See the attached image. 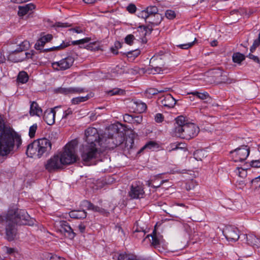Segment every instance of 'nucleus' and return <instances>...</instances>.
<instances>
[{
  "instance_id": "41",
  "label": "nucleus",
  "mask_w": 260,
  "mask_h": 260,
  "mask_svg": "<svg viewBox=\"0 0 260 260\" xmlns=\"http://www.w3.org/2000/svg\"><path fill=\"white\" fill-rule=\"evenodd\" d=\"M90 40V39L89 38H86L84 39H80L79 40L74 41L72 42V44L74 45H77L80 44H83L86 43H88Z\"/></svg>"
},
{
  "instance_id": "58",
  "label": "nucleus",
  "mask_w": 260,
  "mask_h": 260,
  "mask_svg": "<svg viewBox=\"0 0 260 260\" xmlns=\"http://www.w3.org/2000/svg\"><path fill=\"white\" fill-rule=\"evenodd\" d=\"M49 260H66L64 258L58 256L56 255H51Z\"/></svg>"
},
{
  "instance_id": "9",
  "label": "nucleus",
  "mask_w": 260,
  "mask_h": 260,
  "mask_svg": "<svg viewBox=\"0 0 260 260\" xmlns=\"http://www.w3.org/2000/svg\"><path fill=\"white\" fill-rule=\"evenodd\" d=\"M17 46L18 47L9 52L7 56L8 60L13 62H20L24 59V56L22 55L21 52L29 48V42L27 40H24L20 42Z\"/></svg>"
},
{
  "instance_id": "2",
  "label": "nucleus",
  "mask_w": 260,
  "mask_h": 260,
  "mask_svg": "<svg viewBox=\"0 0 260 260\" xmlns=\"http://www.w3.org/2000/svg\"><path fill=\"white\" fill-rule=\"evenodd\" d=\"M133 140L129 139L125 141L123 134L119 132L117 128H109L105 132L101 140L99 146L103 149H114L119 146L123 149H127L132 147Z\"/></svg>"
},
{
  "instance_id": "53",
  "label": "nucleus",
  "mask_w": 260,
  "mask_h": 260,
  "mask_svg": "<svg viewBox=\"0 0 260 260\" xmlns=\"http://www.w3.org/2000/svg\"><path fill=\"white\" fill-rule=\"evenodd\" d=\"M41 38L42 40H44V42L46 43L47 42L50 41L52 39L53 37L51 35L48 34Z\"/></svg>"
},
{
  "instance_id": "19",
  "label": "nucleus",
  "mask_w": 260,
  "mask_h": 260,
  "mask_svg": "<svg viewBox=\"0 0 260 260\" xmlns=\"http://www.w3.org/2000/svg\"><path fill=\"white\" fill-rule=\"evenodd\" d=\"M176 102V100L171 94H167L163 96L160 101L161 104L168 109L174 108Z\"/></svg>"
},
{
  "instance_id": "16",
  "label": "nucleus",
  "mask_w": 260,
  "mask_h": 260,
  "mask_svg": "<svg viewBox=\"0 0 260 260\" xmlns=\"http://www.w3.org/2000/svg\"><path fill=\"white\" fill-rule=\"evenodd\" d=\"M224 234L229 241L236 242L240 238L238 229L232 226L226 228L224 231Z\"/></svg>"
},
{
  "instance_id": "8",
  "label": "nucleus",
  "mask_w": 260,
  "mask_h": 260,
  "mask_svg": "<svg viewBox=\"0 0 260 260\" xmlns=\"http://www.w3.org/2000/svg\"><path fill=\"white\" fill-rule=\"evenodd\" d=\"M99 146L96 145L89 144L83 146L81 156L82 160L85 164L88 165L90 160L95 158L102 151Z\"/></svg>"
},
{
  "instance_id": "49",
  "label": "nucleus",
  "mask_w": 260,
  "mask_h": 260,
  "mask_svg": "<svg viewBox=\"0 0 260 260\" xmlns=\"http://www.w3.org/2000/svg\"><path fill=\"white\" fill-rule=\"evenodd\" d=\"M138 16L140 17H141L142 18H144L145 19L148 18H149L148 14L146 9L141 11L138 14Z\"/></svg>"
},
{
  "instance_id": "43",
  "label": "nucleus",
  "mask_w": 260,
  "mask_h": 260,
  "mask_svg": "<svg viewBox=\"0 0 260 260\" xmlns=\"http://www.w3.org/2000/svg\"><path fill=\"white\" fill-rule=\"evenodd\" d=\"M54 26L56 28H65L70 27L71 25L67 22L63 23L61 22H57L54 24Z\"/></svg>"
},
{
  "instance_id": "31",
  "label": "nucleus",
  "mask_w": 260,
  "mask_h": 260,
  "mask_svg": "<svg viewBox=\"0 0 260 260\" xmlns=\"http://www.w3.org/2000/svg\"><path fill=\"white\" fill-rule=\"evenodd\" d=\"M28 76L25 72L22 71L19 73L17 78L18 82L21 83H25L28 81Z\"/></svg>"
},
{
  "instance_id": "4",
  "label": "nucleus",
  "mask_w": 260,
  "mask_h": 260,
  "mask_svg": "<svg viewBox=\"0 0 260 260\" xmlns=\"http://www.w3.org/2000/svg\"><path fill=\"white\" fill-rule=\"evenodd\" d=\"M50 141L45 138L34 141L27 146L26 153L28 157L40 158L43 154H47L51 150Z\"/></svg>"
},
{
  "instance_id": "51",
  "label": "nucleus",
  "mask_w": 260,
  "mask_h": 260,
  "mask_svg": "<svg viewBox=\"0 0 260 260\" xmlns=\"http://www.w3.org/2000/svg\"><path fill=\"white\" fill-rule=\"evenodd\" d=\"M161 177V174H158L157 175L155 176L153 178H152L151 179L148 180L147 181V183H146V184L148 186H151L152 187V182H154L157 179V178H160Z\"/></svg>"
},
{
  "instance_id": "47",
  "label": "nucleus",
  "mask_w": 260,
  "mask_h": 260,
  "mask_svg": "<svg viewBox=\"0 0 260 260\" xmlns=\"http://www.w3.org/2000/svg\"><path fill=\"white\" fill-rule=\"evenodd\" d=\"M164 116L162 114L157 113L155 115L154 119L155 121L157 123H160L164 120Z\"/></svg>"
},
{
  "instance_id": "20",
  "label": "nucleus",
  "mask_w": 260,
  "mask_h": 260,
  "mask_svg": "<svg viewBox=\"0 0 260 260\" xmlns=\"http://www.w3.org/2000/svg\"><path fill=\"white\" fill-rule=\"evenodd\" d=\"M149 236H151L152 238L151 244L155 247H158L164 243L162 236L157 233L155 230H154L151 235H148L146 238Z\"/></svg>"
},
{
  "instance_id": "59",
  "label": "nucleus",
  "mask_w": 260,
  "mask_h": 260,
  "mask_svg": "<svg viewBox=\"0 0 260 260\" xmlns=\"http://www.w3.org/2000/svg\"><path fill=\"white\" fill-rule=\"evenodd\" d=\"M78 228L79 231L82 233L85 232V225L83 223H81L78 225Z\"/></svg>"
},
{
  "instance_id": "24",
  "label": "nucleus",
  "mask_w": 260,
  "mask_h": 260,
  "mask_svg": "<svg viewBox=\"0 0 260 260\" xmlns=\"http://www.w3.org/2000/svg\"><path fill=\"white\" fill-rule=\"evenodd\" d=\"M84 91V89L80 87H69L60 88L58 89V92L65 94L75 93H82Z\"/></svg>"
},
{
  "instance_id": "23",
  "label": "nucleus",
  "mask_w": 260,
  "mask_h": 260,
  "mask_svg": "<svg viewBox=\"0 0 260 260\" xmlns=\"http://www.w3.org/2000/svg\"><path fill=\"white\" fill-rule=\"evenodd\" d=\"M35 7V6L32 3H29L24 6H19L18 14L19 16H23L29 11L34 10Z\"/></svg>"
},
{
  "instance_id": "10",
  "label": "nucleus",
  "mask_w": 260,
  "mask_h": 260,
  "mask_svg": "<svg viewBox=\"0 0 260 260\" xmlns=\"http://www.w3.org/2000/svg\"><path fill=\"white\" fill-rule=\"evenodd\" d=\"M85 136L87 144L96 145L97 146L100 145L102 136H100L96 128L88 127L85 130Z\"/></svg>"
},
{
  "instance_id": "3",
  "label": "nucleus",
  "mask_w": 260,
  "mask_h": 260,
  "mask_svg": "<svg viewBox=\"0 0 260 260\" xmlns=\"http://www.w3.org/2000/svg\"><path fill=\"white\" fill-rule=\"evenodd\" d=\"M172 135L182 139L189 140L197 136L200 129L194 123L189 122L183 116H179L175 119Z\"/></svg>"
},
{
  "instance_id": "42",
  "label": "nucleus",
  "mask_w": 260,
  "mask_h": 260,
  "mask_svg": "<svg viewBox=\"0 0 260 260\" xmlns=\"http://www.w3.org/2000/svg\"><path fill=\"white\" fill-rule=\"evenodd\" d=\"M140 53V51L139 50H135L134 51H129L127 53L126 55L128 58H134L137 57Z\"/></svg>"
},
{
  "instance_id": "54",
  "label": "nucleus",
  "mask_w": 260,
  "mask_h": 260,
  "mask_svg": "<svg viewBox=\"0 0 260 260\" xmlns=\"http://www.w3.org/2000/svg\"><path fill=\"white\" fill-rule=\"evenodd\" d=\"M73 111L71 108H68L66 111H64L62 118H68L69 115H72Z\"/></svg>"
},
{
  "instance_id": "34",
  "label": "nucleus",
  "mask_w": 260,
  "mask_h": 260,
  "mask_svg": "<svg viewBox=\"0 0 260 260\" xmlns=\"http://www.w3.org/2000/svg\"><path fill=\"white\" fill-rule=\"evenodd\" d=\"M157 144L154 142L150 141L146 144L141 149L140 151H142L145 149L151 150L156 147Z\"/></svg>"
},
{
  "instance_id": "5",
  "label": "nucleus",
  "mask_w": 260,
  "mask_h": 260,
  "mask_svg": "<svg viewBox=\"0 0 260 260\" xmlns=\"http://www.w3.org/2000/svg\"><path fill=\"white\" fill-rule=\"evenodd\" d=\"M146 9L148 13L149 18L155 17L156 18V20H150L149 21V22L151 24V26H140L138 27L137 31L134 32V34H135L136 36H138L137 34L138 32L140 34L141 33V34H140V36L143 37V38L141 39L142 42L143 43L146 42V39L145 36L147 35V34H150L153 30V27L154 26H157L158 24H159L161 20H162V15L158 13V10L157 7L155 6H151L148 7Z\"/></svg>"
},
{
  "instance_id": "40",
  "label": "nucleus",
  "mask_w": 260,
  "mask_h": 260,
  "mask_svg": "<svg viewBox=\"0 0 260 260\" xmlns=\"http://www.w3.org/2000/svg\"><path fill=\"white\" fill-rule=\"evenodd\" d=\"M107 93L110 95H114L116 94H121L123 93V90L119 88H114L112 90L107 91Z\"/></svg>"
},
{
  "instance_id": "25",
  "label": "nucleus",
  "mask_w": 260,
  "mask_h": 260,
  "mask_svg": "<svg viewBox=\"0 0 260 260\" xmlns=\"http://www.w3.org/2000/svg\"><path fill=\"white\" fill-rule=\"evenodd\" d=\"M69 215L71 218L76 219L85 218L87 216V213L85 210H76L70 212Z\"/></svg>"
},
{
  "instance_id": "36",
  "label": "nucleus",
  "mask_w": 260,
  "mask_h": 260,
  "mask_svg": "<svg viewBox=\"0 0 260 260\" xmlns=\"http://www.w3.org/2000/svg\"><path fill=\"white\" fill-rule=\"evenodd\" d=\"M159 93V91L158 89L150 88L146 90L145 93L147 96L150 97L152 95H155Z\"/></svg>"
},
{
  "instance_id": "52",
  "label": "nucleus",
  "mask_w": 260,
  "mask_h": 260,
  "mask_svg": "<svg viewBox=\"0 0 260 260\" xmlns=\"http://www.w3.org/2000/svg\"><path fill=\"white\" fill-rule=\"evenodd\" d=\"M127 10L129 13H133L136 11V7L135 5L131 4L127 6Z\"/></svg>"
},
{
  "instance_id": "38",
  "label": "nucleus",
  "mask_w": 260,
  "mask_h": 260,
  "mask_svg": "<svg viewBox=\"0 0 260 260\" xmlns=\"http://www.w3.org/2000/svg\"><path fill=\"white\" fill-rule=\"evenodd\" d=\"M134 40H135L134 35L129 34L125 38V42L128 45H132Z\"/></svg>"
},
{
  "instance_id": "57",
  "label": "nucleus",
  "mask_w": 260,
  "mask_h": 260,
  "mask_svg": "<svg viewBox=\"0 0 260 260\" xmlns=\"http://www.w3.org/2000/svg\"><path fill=\"white\" fill-rule=\"evenodd\" d=\"M34 54V51L32 50L30 52H25L24 54L22 53V55L24 56V59L31 58Z\"/></svg>"
},
{
  "instance_id": "17",
  "label": "nucleus",
  "mask_w": 260,
  "mask_h": 260,
  "mask_svg": "<svg viewBox=\"0 0 260 260\" xmlns=\"http://www.w3.org/2000/svg\"><path fill=\"white\" fill-rule=\"evenodd\" d=\"M59 226V230L61 233H63L65 236L70 239H72L75 237L76 234L67 221H60Z\"/></svg>"
},
{
  "instance_id": "64",
  "label": "nucleus",
  "mask_w": 260,
  "mask_h": 260,
  "mask_svg": "<svg viewBox=\"0 0 260 260\" xmlns=\"http://www.w3.org/2000/svg\"><path fill=\"white\" fill-rule=\"evenodd\" d=\"M11 2H12L13 3H17V4H21V3H24V0H11Z\"/></svg>"
},
{
  "instance_id": "61",
  "label": "nucleus",
  "mask_w": 260,
  "mask_h": 260,
  "mask_svg": "<svg viewBox=\"0 0 260 260\" xmlns=\"http://www.w3.org/2000/svg\"><path fill=\"white\" fill-rule=\"evenodd\" d=\"M167 180H162L159 184L156 183V185H153L152 186L153 188H158L164 182H166Z\"/></svg>"
},
{
  "instance_id": "1",
  "label": "nucleus",
  "mask_w": 260,
  "mask_h": 260,
  "mask_svg": "<svg viewBox=\"0 0 260 260\" xmlns=\"http://www.w3.org/2000/svg\"><path fill=\"white\" fill-rule=\"evenodd\" d=\"M35 220L24 210L13 208L9 209L4 215H0V224L6 223V233L9 241L13 240L16 235L17 224L33 225Z\"/></svg>"
},
{
  "instance_id": "27",
  "label": "nucleus",
  "mask_w": 260,
  "mask_h": 260,
  "mask_svg": "<svg viewBox=\"0 0 260 260\" xmlns=\"http://www.w3.org/2000/svg\"><path fill=\"white\" fill-rule=\"evenodd\" d=\"M133 108L137 112L141 113L146 110L147 105L141 101H137L134 103Z\"/></svg>"
},
{
  "instance_id": "11",
  "label": "nucleus",
  "mask_w": 260,
  "mask_h": 260,
  "mask_svg": "<svg viewBox=\"0 0 260 260\" xmlns=\"http://www.w3.org/2000/svg\"><path fill=\"white\" fill-rule=\"evenodd\" d=\"M145 191L143 183L136 181L134 182L131 186L128 195L133 199L143 198L144 197Z\"/></svg>"
},
{
  "instance_id": "50",
  "label": "nucleus",
  "mask_w": 260,
  "mask_h": 260,
  "mask_svg": "<svg viewBox=\"0 0 260 260\" xmlns=\"http://www.w3.org/2000/svg\"><path fill=\"white\" fill-rule=\"evenodd\" d=\"M133 116L126 114L123 115V120L126 122L131 123H133Z\"/></svg>"
},
{
  "instance_id": "28",
  "label": "nucleus",
  "mask_w": 260,
  "mask_h": 260,
  "mask_svg": "<svg viewBox=\"0 0 260 260\" xmlns=\"http://www.w3.org/2000/svg\"><path fill=\"white\" fill-rule=\"evenodd\" d=\"M188 94H192L194 96H196L199 99L202 100H206L207 99H210V96L208 92H204L203 93L200 92L198 91H192L189 93H188Z\"/></svg>"
},
{
  "instance_id": "32",
  "label": "nucleus",
  "mask_w": 260,
  "mask_h": 260,
  "mask_svg": "<svg viewBox=\"0 0 260 260\" xmlns=\"http://www.w3.org/2000/svg\"><path fill=\"white\" fill-rule=\"evenodd\" d=\"M244 59L245 56L240 53H235L233 55V60L234 62L240 63Z\"/></svg>"
},
{
  "instance_id": "30",
  "label": "nucleus",
  "mask_w": 260,
  "mask_h": 260,
  "mask_svg": "<svg viewBox=\"0 0 260 260\" xmlns=\"http://www.w3.org/2000/svg\"><path fill=\"white\" fill-rule=\"evenodd\" d=\"M236 175L242 179H244L247 176V169L237 167L235 170Z\"/></svg>"
},
{
  "instance_id": "18",
  "label": "nucleus",
  "mask_w": 260,
  "mask_h": 260,
  "mask_svg": "<svg viewBox=\"0 0 260 260\" xmlns=\"http://www.w3.org/2000/svg\"><path fill=\"white\" fill-rule=\"evenodd\" d=\"M57 108V107H55L54 108L47 109L45 111L43 118L47 124L51 125L55 122L56 113L55 109Z\"/></svg>"
},
{
  "instance_id": "14",
  "label": "nucleus",
  "mask_w": 260,
  "mask_h": 260,
  "mask_svg": "<svg viewBox=\"0 0 260 260\" xmlns=\"http://www.w3.org/2000/svg\"><path fill=\"white\" fill-rule=\"evenodd\" d=\"M74 59L72 57L69 56L60 60L59 61L52 63V67L56 70H65L70 68L73 64Z\"/></svg>"
},
{
  "instance_id": "44",
  "label": "nucleus",
  "mask_w": 260,
  "mask_h": 260,
  "mask_svg": "<svg viewBox=\"0 0 260 260\" xmlns=\"http://www.w3.org/2000/svg\"><path fill=\"white\" fill-rule=\"evenodd\" d=\"M166 16L169 19H173L176 16V14L174 11L168 10L166 11L165 13Z\"/></svg>"
},
{
  "instance_id": "35",
  "label": "nucleus",
  "mask_w": 260,
  "mask_h": 260,
  "mask_svg": "<svg viewBox=\"0 0 260 260\" xmlns=\"http://www.w3.org/2000/svg\"><path fill=\"white\" fill-rule=\"evenodd\" d=\"M196 41V38H194V41H193L192 42L183 44L177 45V47L181 49H187L191 47L194 44V42Z\"/></svg>"
},
{
  "instance_id": "39",
  "label": "nucleus",
  "mask_w": 260,
  "mask_h": 260,
  "mask_svg": "<svg viewBox=\"0 0 260 260\" xmlns=\"http://www.w3.org/2000/svg\"><path fill=\"white\" fill-rule=\"evenodd\" d=\"M134 236L135 237H137V236L136 235V233H138L140 234V236L143 237L145 233L144 232V228H139L138 226H136V227H134Z\"/></svg>"
},
{
  "instance_id": "15",
  "label": "nucleus",
  "mask_w": 260,
  "mask_h": 260,
  "mask_svg": "<svg viewBox=\"0 0 260 260\" xmlns=\"http://www.w3.org/2000/svg\"><path fill=\"white\" fill-rule=\"evenodd\" d=\"M62 163L60 161L59 155H55L50 158L45 165L46 169L51 172L60 169Z\"/></svg>"
},
{
  "instance_id": "56",
  "label": "nucleus",
  "mask_w": 260,
  "mask_h": 260,
  "mask_svg": "<svg viewBox=\"0 0 260 260\" xmlns=\"http://www.w3.org/2000/svg\"><path fill=\"white\" fill-rule=\"evenodd\" d=\"M70 31H72L77 34H81L83 32V30L80 27H76L75 28H71L69 29Z\"/></svg>"
},
{
  "instance_id": "45",
  "label": "nucleus",
  "mask_w": 260,
  "mask_h": 260,
  "mask_svg": "<svg viewBox=\"0 0 260 260\" xmlns=\"http://www.w3.org/2000/svg\"><path fill=\"white\" fill-rule=\"evenodd\" d=\"M236 185L237 187L243 189L246 185L244 179L241 178L240 180H237L236 182Z\"/></svg>"
},
{
  "instance_id": "13",
  "label": "nucleus",
  "mask_w": 260,
  "mask_h": 260,
  "mask_svg": "<svg viewBox=\"0 0 260 260\" xmlns=\"http://www.w3.org/2000/svg\"><path fill=\"white\" fill-rule=\"evenodd\" d=\"M249 153V148L246 145L242 146L241 147L231 151V153L233 154V156L235 157L234 159L235 162H242L245 160L248 156Z\"/></svg>"
},
{
  "instance_id": "46",
  "label": "nucleus",
  "mask_w": 260,
  "mask_h": 260,
  "mask_svg": "<svg viewBox=\"0 0 260 260\" xmlns=\"http://www.w3.org/2000/svg\"><path fill=\"white\" fill-rule=\"evenodd\" d=\"M181 145V143H174L170 144V151H173L176 150L178 149L182 148V147H180V146Z\"/></svg>"
},
{
  "instance_id": "33",
  "label": "nucleus",
  "mask_w": 260,
  "mask_h": 260,
  "mask_svg": "<svg viewBox=\"0 0 260 260\" xmlns=\"http://www.w3.org/2000/svg\"><path fill=\"white\" fill-rule=\"evenodd\" d=\"M89 98H90V96L89 95H87L85 96H79V97L73 98L72 100V104H78L81 102L86 101Z\"/></svg>"
},
{
  "instance_id": "21",
  "label": "nucleus",
  "mask_w": 260,
  "mask_h": 260,
  "mask_svg": "<svg viewBox=\"0 0 260 260\" xmlns=\"http://www.w3.org/2000/svg\"><path fill=\"white\" fill-rule=\"evenodd\" d=\"M244 239H245L248 245L260 248V239L254 235H243Z\"/></svg>"
},
{
  "instance_id": "48",
  "label": "nucleus",
  "mask_w": 260,
  "mask_h": 260,
  "mask_svg": "<svg viewBox=\"0 0 260 260\" xmlns=\"http://www.w3.org/2000/svg\"><path fill=\"white\" fill-rule=\"evenodd\" d=\"M142 121V117L141 116H134L133 117V123L134 124H140Z\"/></svg>"
},
{
  "instance_id": "62",
  "label": "nucleus",
  "mask_w": 260,
  "mask_h": 260,
  "mask_svg": "<svg viewBox=\"0 0 260 260\" xmlns=\"http://www.w3.org/2000/svg\"><path fill=\"white\" fill-rule=\"evenodd\" d=\"M5 249L6 250V251L8 253L11 254L14 252V249L12 248H9L7 247H5Z\"/></svg>"
},
{
  "instance_id": "63",
  "label": "nucleus",
  "mask_w": 260,
  "mask_h": 260,
  "mask_svg": "<svg viewBox=\"0 0 260 260\" xmlns=\"http://www.w3.org/2000/svg\"><path fill=\"white\" fill-rule=\"evenodd\" d=\"M248 56L250 59H252L254 61H255L256 59H257V56L250 53L249 54Z\"/></svg>"
},
{
  "instance_id": "7",
  "label": "nucleus",
  "mask_w": 260,
  "mask_h": 260,
  "mask_svg": "<svg viewBox=\"0 0 260 260\" xmlns=\"http://www.w3.org/2000/svg\"><path fill=\"white\" fill-rule=\"evenodd\" d=\"M2 130L3 125L0 122V155L5 156L13 150L14 139L10 133Z\"/></svg>"
},
{
  "instance_id": "60",
  "label": "nucleus",
  "mask_w": 260,
  "mask_h": 260,
  "mask_svg": "<svg viewBox=\"0 0 260 260\" xmlns=\"http://www.w3.org/2000/svg\"><path fill=\"white\" fill-rule=\"evenodd\" d=\"M6 61V58L4 56V52H1V57H0V62L1 63H4Z\"/></svg>"
},
{
  "instance_id": "55",
  "label": "nucleus",
  "mask_w": 260,
  "mask_h": 260,
  "mask_svg": "<svg viewBox=\"0 0 260 260\" xmlns=\"http://www.w3.org/2000/svg\"><path fill=\"white\" fill-rule=\"evenodd\" d=\"M250 166L252 167H255V168L260 167V160H252L250 162Z\"/></svg>"
},
{
  "instance_id": "29",
  "label": "nucleus",
  "mask_w": 260,
  "mask_h": 260,
  "mask_svg": "<svg viewBox=\"0 0 260 260\" xmlns=\"http://www.w3.org/2000/svg\"><path fill=\"white\" fill-rule=\"evenodd\" d=\"M220 77L221 78L219 81V83L231 84L236 82L235 79L228 77L226 73L225 72H222Z\"/></svg>"
},
{
  "instance_id": "12",
  "label": "nucleus",
  "mask_w": 260,
  "mask_h": 260,
  "mask_svg": "<svg viewBox=\"0 0 260 260\" xmlns=\"http://www.w3.org/2000/svg\"><path fill=\"white\" fill-rule=\"evenodd\" d=\"M46 43L44 40H42V38L38 40L35 45V48L36 50H40L41 52H47L50 51H58L64 49L70 45L69 42L63 41L62 43L57 46H54L49 48L43 49Z\"/></svg>"
},
{
  "instance_id": "37",
  "label": "nucleus",
  "mask_w": 260,
  "mask_h": 260,
  "mask_svg": "<svg viewBox=\"0 0 260 260\" xmlns=\"http://www.w3.org/2000/svg\"><path fill=\"white\" fill-rule=\"evenodd\" d=\"M37 124L36 123L32 125H31L29 129V137L32 138H34L35 136V134L36 132V130L37 129Z\"/></svg>"
},
{
  "instance_id": "26",
  "label": "nucleus",
  "mask_w": 260,
  "mask_h": 260,
  "mask_svg": "<svg viewBox=\"0 0 260 260\" xmlns=\"http://www.w3.org/2000/svg\"><path fill=\"white\" fill-rule=\"evenodd\" d=\"M42 113L41 108L39 106L38 104L36 102L31 103L30 106L29 114L31 116H40Z\"/></svg>"
},
{
  "instance_id": "6",
  "label": "nucleus",
  "mask_w": 260,
  "mask_h": 260,
  "mask_svg": "<svg viewBox=\"0 0 260 260\" xmlns=\"http://www.w3.org/2000/svg\"><path fill=\"white\" fill-rule=\"evenodd\" d=\"M77 145L76 140H72L64 146L63 151L59 155L63 165H70L76 161L78 157L76 154Z\"/></svg>"
},
{
  "instance_id": "22",
  "label": "nucleus",
  "mask_w": 260,
  "mask_h": 260,
  "mask_svg": "<svg viewBox=\"0 0 260 260\" xmlns=\"http://www.w3.org/2000/svg\"><path fill=\"white\" fill-rule=\"evenodd\" d=\"M81 206L89 210H92L94 212H98L102 213H105V210L104 209L94 205L93 204L87 200H84L82 202Z\"/></svg>"
}]
</instances>
